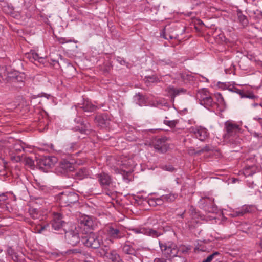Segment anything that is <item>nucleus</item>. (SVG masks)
Returning <instances> with one entry per match:
<instances>
[{
  "mask_svg": "<svg viewBox=\"0 0 262 262\" xmlns=\"http://www.w3.org/2000/svg\"><path fill=\"white\" fill-rule=\"evenodd\" d=\"M239 126L232 121H227L224 124L225 132L223 138L225 141L231 143L238 146L240 139L237 137V134L240 131Z\"/></svg>",
  "mask_w": 262,
  "mask_h": 262,
  "instance_id": "1",
  "label": "nucleus"
},
{
  "mask_svg": "<svg viewBox=\"0 0 262 262\" xmlns=\"http://www.w3.org/2000/svg\"><path fill=\"white\" fill-rule=\"evenodd\" d=\"M81 242L83 245L89 248L98 249L102 244V237L97 233L91 232L81 237Z\"/></svg>",
  "mask_w": 262,
  "mask_h": 262,
  "instance_id": "2",
  "label": "nucleus"
},
{
  "mask_svg": "<svg viewBox=\"0 0 262 262\" xmlns=\"http://www.w3.org/2000/svg\"><path fill=\"white\" fill-rule=\"evenodd\" d=\"M159 246L163 255L168 259L175 257L178 253V248L177 245L172 242L162 243L159 242Z\"/></svg>",
  "mask_w": 262,
  "mask_h": 262,
  "instance_id": "3",
  "label": "nucleus"
},
{
  "mask_svg": "<svg viewBox=\"0 0 262 262\" xmlns=\"http://www.w3.org/2000/svg\"><path fill=\"white\" fill-rule=\"evenodd\" d=\"M39 168L47 172L57 162V158L54 156H45L37 160Z\"/></svg>",
  "mask_w": 262,
  "mask_h": 262,
  "instance_id": "4",
  "label": "nucleus"
},
{
  "mask_svg": "<svg viewBox=\"0 0 262 262\" xmlns=\"http://www.w3.org/2000/svg\"><path fill=\"white\" fill-rule=\"evenodd\" d=\"M198 204L199 207L206 212L213 213L216 211V207L212 198H202L199 201Z\"/></svg>",
  "mask_w": 262,
  "mask_h": 262,
  "instance_id": "5",
  "label": "nucleus"
},
{
  "mask_svg": "<svg viewBox=\"0 0 262 262\" xmlns=\"http://www.w3.org/2000/svg\"><path fill=\"white\" fill-rule=\"evenodd\" d=\"M59 199L61 204L64 205H70L78 201V195L75 192H63L60 194Z\"/></svg>",
  "mask_w": 262,
  "mask_h": 262,
  "instance_id": "6",
  "label": "nucleus"
},
{
  "mask_svg": "<svg viewBox=\"0 0 262 262\" xmlns=\"http://www.w3.org/2000/svg\"><path fill=\"white\" fill-rule=\"evenodd\" d=\"M65 240L66 242L72 246H76L80 242V236L77 227L65 231Z\"/></svg>",
  "mask_w": 262,
  "mask_h": 262,
  "instance_id": "7",
  "label": "nucleus"
},
{
  "mask_svg": "<svg viewBox=\"0 0 262 262\" xmlns=\"http://www.w3.org/2000/svg\"><path fill=\"white\" fill-rule=\"evenodd\" d=\"M105 232L113 239H118L125 236L124 233L115 225H110L105 228Z\"/></svg>",
  "mask_w": 262,
  "mask_h": 262,
  "instance_id": "8",
  "label": "nucleus"
},
{
  "mask_svg": "<svg viewBox=\"0 0 262 262\" xmlns=\"http://www.w3.org/2000/svg\"><path fill=\"white\" fill-rule=\"evenodd\" d=\"M94 226V221L91 216L83 215L80 217L78 220V228H83L84 230H85V232H87L88 230H93Z\"/></svg>",
  "mask_w": 262,
  "mask_h": 262,
  "instance_id": "9",
  "label": "nucleus"
},
{
  "mask_svg": "<svg viewBox=\"0 0 262 262\" xmlns=\"http://www.w3.org/2000/svg\"><path fill=\"white\" fill-rule=\"evenodd\" d=\"M129 230L133 231L136 234H143L152 237H158L162 234L159 230L144 227L132 228Z\"/></svg>",
  "mask_w": 262,
  "mask_h": 262,
  "instance_id": "10",
  "label": "nucleus"
},
{
  "mask_svg": "<svg viewBox=\"0 0 262 262\" xmlns=\"http://www.w3.org/2000/svg\"><path fill=\"white\" fill-rule=\"evenodd\" d=\"M75 122L79 124L75 127L76 131H79L81 134H88L90 131V125L89 123H84L82 119L80 117L76 118L74 120Z\"/></svg>",
  "mask_w": 262,
  "mask_h": 262,
  "instance_id": "11",
  "label": "nucleus"
},
{
  "mask_svg": "<svg viewBox=\"0 0 262 262\" xmlns=\"http://www.w3.org/2000/svg\"><path fill=\"white\" fill-rule=\"evenodd\" d=\"M191 132L193 133L196 137L201 141L204 140L208 136L207 129L202 126H195L191 128Z\"/></svg>",
  "mask_w": 262,
  "mask_h": 262,
  "instance_id": "12",
  "label": "nucleus"
},
{
  "mask_svg": "<svg viewBox=\"0 0 262 262\" xmlns=\"http://www.w3.org/2000/svg\"><path fill=\"white\" fill-rule=\"evenodd\" d=\"M100 184L103 187H108L112 183V179L110 175L105 172H101L96 175Z\"/></svg>",
  "mask_w": 262,
  "mask_h": 262,
  "instance_id": "13",
  "label": "nucleus"
},
{
  "mask_svg": "<svg viewBox=\"0 0 262 262\" xmlns=\"http://www.w3.org/2000/svg\"><path fill=\"white\" fill-rule=\"evenodd\" d=\"M168 95L170 97L171 100L174 101V98L181 93H185L186 90L183 88L176 89L173 86H169L165 89Z\"/></svg>",
  "mask_w": 262,
  "mask_h": 262,
  "instance_id": "14",
  "label": "nucleus"
},
{
  "mask_svg": "<svg viewBox=\"0 0 262 262\" xmlns=\"http://www.w3.org/2000/svg\"><path fill=\"white\" fill-rule=\"evenodd\" d=\"M79 108L82 109L84 112H93L96 110L97 106L92 104L89 100H84L83 103L79 105Z\"/></svg>",
  "mask_w": 262,
  "mask_h": 262,
  "instance_id": "15",
  "label": "nucleus"
},
{
  "mask_svg": "<svg viewBox=\"0 0 262 262\" xmlns=\"http://www.w3.org/2000/svg\"><path fill=\"white\" fill-rule=\"evenodd\" d=\"M95 120L98 123V125L101 127H105L109 125L110 119L108 118L107 116L104 114L101 115L96 116Z\"/></svg>",
  "mask_w": 262,
  "mask_h": 262,
  "instance_id": "16",
  "label": "nucleus"
},
{
  "mask_svg": "<svg viewBox=\"0 0 262 262\" xmlns=\"http://www.w3.org/2000/svg\"><path fill=\"white\" fill-rule=\"evenodd\" d=\"M102 257H105L111 260L112 262H123L120 255L115 250L110 251Z\"/></svg>",
  "mask_w": 262,
  "mask_h": 262,
  "instance_id": "17",
  "label": "nucleus"
},
{
  "mask_svg": "<svg viewBox=\"0 0 262 262\" xmlns=\"http://www.w3.org/2000/svg\"><path fill=\"white\" fill-rule=\"evenodd\" d=\"M59 168L62 170V171H61V172L72 171L75 169L73 165L66 160H62L60 162Z\"/></svg>",
  "mask_w": 262,
  "mask_h": 262,
  "instance_id": "18",
  "label": "nucleus"
},
{
  "mask_svg": "<svg viewBox=\"0 0 262 262\" xmlns=\"http://www.w3.org/2000/svg\"><path fill=\"white\" fill-rule=\"evenodd\" d=\"M89 176V172L87 168L85 167L78 169L75 173L74 178L77 180H82L86 178Z\"/></svg>",
  "mask_w": 262,
  "mask_h": 262,
  "instance_id": "19",
  "label": "nucleus"
},
{
  "mask_svg": "<svg viewBox=\"0 0 262 262\" xmlns=\"http://www.w3.org/2000/svg\"><path fill=\"white\" fill-rule=\"evenodd\" d=\"M129 241H127L124 245H122V251L123 253L133 255L136 256L137 254V250L132 247L131 245L128 244Z\"/></svg>",
  "mask_w": 262,
  "mask_h": 262,
  "instance_id": "20",
  "label": "nucleus"
},
{
  "mask_svg": "<svg viewBox=\"0 0 262 262\" xmlns=\"http://www.w3.org/2000/svg\"><path fill=\"white\" fill-rule=\"evenodd\" d=\"M167 140V139L166 137L155 138L152 142L153 146L154 147H166Z\"/></svg>",
  "mask_w": 262,
  "mask_h": 262,
  "instance_id": "21",
  "label": "nucleus"
},
{
  "mask_svg": "<svg viewBox=\"0 0 262 262\" xmlns=\"http://www.w3.org/2000/svg\"><path fill=\"white\" fill-rule=\"evenodd\" d=\"M115 171L116 173H120L122 175L123 180H126L128 181H130L129 179V176H130L132 171L131 169H129L128 170L126 171V170L122 169H119L118 167H115Z\"/></svg>",
  "mask_w": 262,
  "mask_h": 262,
  "instance_id": "22",
  "label": "nucleus"
},
{
  "mask_svg": "<svg viewBox=\"0 0 262 262\" xmlns=\"http://www.w3.org/2000/svg\"><path fill=\"white\" fill-rule=\"evenodd\" d=\"M200 104L203 105L205 107L209 108L210 107H212L215 104V103L213 102L212 97L209 96L208 97L203 98L201 102H200Z\"/></svg>",
  "mask_w": 262,
  "mask_h": 262,
  "instance_id": "23",
  "label": "nucleus"
},
{
  "mask_svg": "<svg viewBox=\"0 0 262 262\" xmlns=\"http://www.w3.org/2000/svg\"><path fill=\"white\" fill-rule=\"evenodd\" d=\"M236 15L238 22L243 26H246L248 24V20L247 17L243 14L241 10H237Z\"/></svg>",
  "mask_w": 262,
  "mask_h": 262,
  "instance_id": "24",
  "label": "nucleus"
},
{
  "mask_svg": "<svg viewBox=\"0 0 262 262\" xmlns=\"http://www.w3.org/2000/svg\"><path fill=\"white\" fill-rule=\"evenodd\" d=\"M100 249L98 252L99 255L101 257L104 256V255H106L109 251L110 249V246L108 244H106L105 242H103L102 241V244H101V247H100Z\"/></svg>",
  "mask_w": 262,
  "mask_h": 262,
  "instance_id": "25",
  "label": "nucleus"
},
{
  "mask_svg": "<svg viewBox=\"0 0 262 262\" xmlns=\"http://www.w3.org/2000/svg\"><path fill=\"white\" fill-rule=\"evenodd\" d=\"M25 79V74L24 73H20L19 75L17 76L12 83H18V85H16L17 87H21L24 84V80Z\"/></svg>",
  "mask_w": 262,
  "mask_h": 262,
  "instance_id": "26",
  "label": "nucleus"
},
{
  "mask_svg": "<svg viewBox=\"0 0 262 262\" xmlns=\"http://www.w3.org/2000/svg\"><path fill=\"white\" fill-rule=\"evenodd\" d=\"M6 254L11 257L12 259L16 261L18 260V256L14 249L11 246H8L6 250Z\"/></svg>",
  "mask_w": 262,
  "mask_h": 262,
  "instance_id": "27",
  "label": "nucleus"
},
{
  "mask_svg": "<svg viewBox=\"0 0 262 262\" xmlns=\"http://www.w3.org/2000/svg\"><path fill=\"white\" fill-rule=\"evenodd\" d=\"M210 95L208 94L207 91L205 90H202L201 91H199L196 94V98L199 100L200 102H202L203 98H205V97H208Z\"/></svg>",
  "mask_w": 262,
  "mask_h": 262,
  "instance_id": "28",
  "label": "nucleus"
},
{
  "mask_svg": "<svg viewBox=\"0 0 262 262\" xmlns=\"http://www.w3.org/2000/svg\"><path fill=\"white\" fill-rule=\"evenodd\" d=\"M157 63L160 66L168 65L171 67L175 66V63L168 59H159L157 61Z\"/></svg>",
  "mask_w": 262,
  "mask_h": 262,
  "instance_id": "29",
  "label": "nucleus"
},
{
  "mask_svg": "<svg viewBox=\"0 0 262 262\" xmlns=\"http://www.w3.org/2000/svg\"><path fill=\"white\" fill-rule=\"evenodd\" d=\"M29 215L33 220L39 219V214L37 209L34 208H30L28 210Z\"/></svg>",
  "mask_w": 262,
  "mask_h": 262,
  "instance_id": "30",
  "label": "nucleus"
},
{
  "mask_svg": "<svg viewBox=\"0 0 262 262\" xmlns=\"http://www.w3.org/2000/svg\"><path fill=\"white\" fill-rule=\"evenodd\" d=\"M249 211L247 207L243 208L240 209H238V210H236L232 214H231V216L232 217H236V216H241L244 215L246 213L248 212Z\"/></svg>",
  "mask_w": 262,
  "mask_h": 262,
  "instance_id": "31",
  "label": "nucleus"
},
{
  "mask_svg": "<svg viewBox=\"0 0 262 262\" xmlns=\"http://www.w3.org/2000/svg\"><path fill=\"white\" fill-rule=\"evenodd\" d=\"M21 150L20 148L16 149L15 150V155L11 157L12 160H15L16 162H18L21 161L23 157V155H19V152H21Z\"/></svg>",
  "mask_w": 262,
  "mask_h": 262,
  "instance_id": "32",
  "label": "nucleus"
},
{
  "mask_svg": "<svg viewBox=\"0 0 262 262\" xmlns=\"http://www.w3.org/2000/svg\"><path fill=\"white\" fill-rule=\"evenodd\" d=\"M225 87L227 90L232 92L236 93L237 94H241V90L235 88L233 84H230L229 83H226L225 85Z\"/></svg>",
  "mask_w": 262,
  "mask_h": 262,
  "instance_id": "33",
  "label": "nucleus"
},
{
  "mask_svg": "<svg viewBox=\"0 0 262 262\" xmlns=\"http://www.w3.org/2000/svg\"><path fill=\"white\" fill-rule=\"evenodd\" d=\"M21 72L17 71H13L8 73V78L9 80L12 82L14 81V79H15Z\"/></svg>",
  "mask_w": 262,
  "mask_h": 262,
  "instance_id": "34",
  "label": "nucleus"
},
{
  "mask_svg": "<svg viewBox=\"0 0 262 262\" xmlns=\"http://www.w3.org/2000/svg\"><path fill=\"white\" fill-rule=\"evenodd\" d=\"M62 215L59 212H54L53 213V221L54 222H59L62 224H65V222L62 220Z\"/></svg>",
  "mask_w": 262,
  "mask_h": 262,
  "instance_id": "35",
  "label": "nucleus"
},
{
  "mask_svg": "<svg viewBox=\"0 0 262 262\" xmlns=\"http://www.w3.org/2000/svg\"><path fill=\"white\" fill-rule=\"evenodd\" d=\"M167 117H166L165 119L163 121V123L164 124L168 126L170 128H174L178 123L177 120H167Z\"/></svg>",
  "mask_w": 262,
  "mask_h": 262,
  "instance_id": "36",
  "label": "nucleus"
},
{
  "mask_svg": "<svg viewBox=\"0 0 262 262\" xmlns=\"http://www.w3.org/2000/svg\"><path fill=\"white\" fill-rule=\"evenodd\" d=\"M210 150V148H202L201 150L195 151L194 148H190L188 150V152L190 155H199L201 152H203L205 151H209Z\"/></svg>",
  "mask_w": 262,
  "mask_h": 262,
  "instance_id": "37",
  "label": "nucleus"
},
{
  "mask_svg": "<svg viewBox=\"0 0 262 262\" xmlns=\"http://www.w3.org/2000/svg\"><path fill=\"white\" fill-rule=\"evenodd\" d=\"M51 224L53 229H54L55 231H59L60 229H62L64 224L61 223L60 222H57L52 221Z\"/></svg>",
  "mask_w": 262,
  "mask_h": 262,
  "instance_id": "38",
  "label": "nucleus"
},
{
  "mask_svg": "<svg viewBox=\"0 0 262 262\" xmlns=\"http://www.w3.org/2000/svg\"><path fill=\"white\" fill-rule=\"evenodd\" d=\"M164 199L165 200V201L166 202H173L176 199L177 195L176 194L173 193H169L168 194L163 195Z\"/></svg>",
  "mask_w": 262,
  "mask_h": 262,
  "instance_id": "39",
  "label": "nucleus"
},
{
  "mask_svg": "<svg viewBox=\"0 0 262 262\" xmlns=\"http://www.w3.org/2000/svg\"><path fill=\"white\" fill-rule=\"evenodd\" d=\"M28 58L31 62H34L35 61H38L40 62L39 59H41V58L39 57V55L37 53L35 52H33L28 55Z\"/></svg>",
  "mask_w": 262,
  "mask_h": 262,
  "instance_id": "40",
  "label": "nucleus"
},
{
  "mask_svg": "<svg viewBox=\"0 0 262 262\" xmlns=\"http://www.w3.org/2000/svg\"><path fill=\"white\" fill-rule=\"evenodd\" d=\"M241 94H239L241 98H248L253 100H256L258 99V97L254 95L252 93H250L247 94H245L244 92L241 90Z\"/></svg>",
  "mask_w": 262,
  "mask_h": 262,
  "instance_id": "41",
  "label": "nucleus"
},
{
  "mask_svg": "<svg viewBox=\"0 0 262 262\" xmlns=\"http://www.w3.org/2000/svg\"><path fill=\"white\" fill-rule=\"evenodd\" d=\"M207 248L205 246H204V244L201 242V243H198V245L195 247L194 248V251L195 252L196 251H202V252H205L207 250Z\"/></svg>",
  "mask_w": 262,
  "mask_h": 262,
  "instance_id": "42",
  "label": "nucleus"
},
{
  "mask_svg": "<svg viewBox=\"0 0 262 262\" xmlns=\"http://www.w3.org/2000/svg\"><path fill=\"white\" fill-rule=\"evenodd\" d=\"M68 254H84V251H82L80 248H75L69 250L68 252Z\"/></svg>",
  "mask_w": 262,
  "mask_h": 262,
  "instance_id": "43",
  "label": "nucleus"
},
{
  "mask_svg": "<svg viewBox=\"0 0 262 262\" xmlns=\"http://www.w3.org/2000/svg\"><path fill=\"white\" fill-rule=\"evenodd\" d=\"M171 262H186V259L184 257L180 256H175V257H172L171 259Z\"/></svg>",
  "mask_w": 262,
  "mask_h": 262,
  "instance_id": "44",
  "label": "nucleus"
},
{
  "mask_svg": "<svg viewBox=\"0 0 262 262\" xmlns=\"http://www.w3.org/2000/svg\"><path fill=\"white\" fill-rule=\"evenodd\" d=\"M215 96L216 97L217 101L219 103H220V104H222V105H223L225 104L224 99L221 94L217 93L216 94Z\"/></svg>",
  "mask_w": 262,
  "mask_h": 262,
  "instance_id": "45",
  "label": "nucleus"
},
{
  "mask_svg": "<svg viewBox=\"0 0 262 262\" xmlns=\"http://www.w3.org/2000/svg\"><path fill=\"white\" fill-rule=\"evenodd\" d=\"M190 248L185 246H181L178 249V253H187L190 250Z\"/></svg>",
  "mask_w": 262,
  "mask_h": 262,
  "instance_id": "46",
  "label": "nucleus"
},
{
  "mask_svg": "<svg viewBox=\"0 0 262 262\" xmlns=\"http://www.w3.org/2000/svg\"><path fill=\"white\" fill-rule=\"evenodd\" d=\"M163 197V195H162L159 198H156L157 206H161L163 204V203L165 202V200Z\"/></svg>",
  "mask_w": 262,
  "mask_h": 262,
  "instance_id": "47",
  "label": "nucleus"
},
{
  "mask_svg": "<svg viewBox=\"0 0 262 262\" xmlns=\"http://www.w3.org/2000/svg\"><path fill=\"white\" fill-rule=\"evenodd\" d=\"M147 202L150 206L156 207L157 206L156 198H151L148 199Z\"/></svg>",
  "mask_w": 262,
  "mask_h": 262,
  "instance_id": "48",
  "label": "nucleus"
},
{
  "mask_svg": "<svg viewBox=\"0 0 262 262\" xmlns=\"http://www.w3.org/2000/svg\"><path fill=\"white\" fill-rule=\"evenodd\" d=\"M8 199L7 193L0 194V205Z\"/></svg>",
  "mask_w": 262,
  "mask_h": 262,
  "instance_id": "49",
  "label": "nucleus"
},
{
  "mask_svg": "<svg viewBox=\"0 0 262 262\" xmlns=\"http://www.w3.org/2000/svg\"><path fill=\"white\" fill-rule=\"evenodd\" d=\"M66 70L69 72H71V73L70 75H72L73 74L75 73L76 69L71 64H69L67 66Z\"/></svg>",
  "mask_w": 262,
  "mask_h": 262,
  "instance_id": "50",
  "label": "nucleus"
},
{
  "mask_svg": "<svg viewBox=\"0 0 262 262\" xmlns=\"http://www.w3.org/2000/svg\"><path fill=\"white\" fill-rule=\"evenodd\" d=\"M15 146H19L20 147H29L25 143L21 142V141H17L14 145Z\"/></svg>",
  "mask_w": 262,
  "mask_h": 262,
  "instance_id": "51",
  "label": "nucleus"
},
{
  "mask_svg": "<svg viewBox=\"0 0 262 262\" xmlns=\"http://www.w3.org/2000/svg\"><path fill=\"white\" fill-rule=\"evenodd\" d=\"M163 169L165 170L172 172L175 170V168L171 165H165L164 166Z\"/></svg>",
  "mask_w": 262,
  "mask_h": 262,
  "instance_id": "52",
  "label": "nucleus"
},
{
  "mask_svg": "<svg viewBox=\"0 0 262 262\" xmlns=\"http://www.w3.org/2000/svg\"><path fill=\"white\" fill-rule=\"evenodd\" d=\"M189 211L190 213V215H191L192 217L194 216L196 214L195 209L192 206L190 207Z\"/></svg>",
  "mask_w": 262,
  "mask_h": 262,
  "instance_id": "53",
  "label": "nucleus"
},
{
  "mask_svg": "<svg viewBox=\"0 0 262 262\" xmlns=\"http://www.w3.org/2000/svg\"><path fill=\"white\" fill-rule=\"evenodd\" d=\"M155 151L158 153H164L167 151V148H155Z\"/></svg>",
  "mask_w": 262,
  "mask_h": 262,
  "instance_id": "54",
  "label": "nucleus"
},
{
  "mask_svg": "<svg viewBox=\"0 0 262 262\" xmlns=\"http://www.w3.org/2000/svg\"><path fill=\"white\" fill-rule=\"evenodd\" d=\"M48 227H49L48 224L41 226L40 228L38 230V233H41L42 231L46 230L47 228Z\"/></svg>",
  "mask_w": 262,
  "mask_h": 262,
  "instance_id": "55",
  "label": "nucleus"
},
{
  "mask_svg": "<svg viewBox=\"0 0 262 262\" xmlns=\"http://www.w3.org/2000/svg\"><path fill=\"white\" fill-rule=\"evenodd\" d=\"M252 106L254 108H261V103H253L252 104Z\"/></svg>",
  "mask_w": 262,
  "mask_h": 262,
  "instance_id": "56",
  "label": "nucleus"
},
{
  "mask_svg": "<svg viewBox=\"0 0 262 262\" xmlns=\"http://www.w3.org/2000/svg\"><path fill=\"white\" fill-rule=\"evenodd\" d=\"M213 259L212 256L209 255L206 259L203 260L202 262H211Z\"/></svg>",
  "mask_w": 262,
  "mask_h": 262,
  "instance_id": "57",
  "label": "nucleus"
},
{
  "mask_svg": "<svg viewBox=\"0 0 262 262\" xmlns=\"http://www.w3.org/2000/svg\"><path fill=\"white\" fill-rule=\"evenodd\" d=\"M133 164L134 163H133V161L130 160L127 163H122L121 162H119L118 163L119 165V164H122V165H126V164H127V165H128L130 166H132L133 165Z\"/></svg>",
  "mask_w": 262,
  "mask_h": 262,
  "instance_id": "58",
  "label": "nucleus"
},
{
  "mask_svg": "<svg viewBox=\"0 0 262 262\" xmlns=\"http://www.w3.org/2000/svg\"><path fill=\"white\" fill-rule=\"evenodd\" d=\"M41 146H48V147H53V144H52V143H45V144H41L40 145Z\"/></svg>",
  "mask_w": 262,
  "mask_h": 262,
  "instance_id": "59",
  "label": "nucleus"
},
{
  "mask_svg": "<svg viewBox=\"0 0 262 262\" xmlns=\"http://www.w3.org/2000/svg\"><path fill=\"white\" fill-rule=\"evenodd\" d=\"M220 254V253L218 252H213L212 254H211V256H212V257L213 258H214V256H216V255H218Z\"/></svg>",
  "mask_w": 262,
  "mask_h": 262,
  "instance_id": "60",
  "label": "nucleus"
},
{
  "mask_svg": "<svg viewBox=\"0 0 262 262\" xmlns=\"http://www.w3.org/2000/svg\"><path fill=\"white\" fill-rule=\"evenodd\" d=\"M192 221H191L190 222H188V226L190 228H191V227H195V226L193 224H192Z\"/></svg>",
  "mask_w": 262,
  "mask_h": 262,
  "instance_id": "61",
  "label": "nucleus"
},
{
  "mask_svg": "<svg viewBox=\"0 0 262 262\" xmlns=\"http://www.w3.org/2000/svg\"><path fill=\"white\" fill-rule=\"evenodd\" d=\"M255 120H257V121H259V120H262V118H260V117H255L254 118Z\"/></svg>",
  "mask_w": 262,
  "mask_h": 262,
  "instance_id": "62",
  "label": "nucleus"
},
{
  "mask_svg": "<svg viewBox=\"0 0 262 262\" xmlns=\"http://www.w3.org/2000/svg\"><path fill=\"white\" fill-rule=\"evenodd\" d=\"M138 97H139V99H142V98H143V96H142V95H140V94H138Z\"/></svg>",
  "mask_w": 262,
  "mask_h": 262,
  "instance_id": "63",
  "label": "nucleus"
},
{
  "mask_svg": "<svg viewBox=\"0 0 262 262\" xmlns=\"http://www.w3.org/2000/svg\"><path fill=\"white\" fill-rule=\"evenodd\" d=\"M259 141L262 143V135L259 137Z\"/></svg>",
  "mask_w": 262,
  "mask_h": 262,
  "instance_id": "64",
  "label": "nucleus"
}]
</instances>
